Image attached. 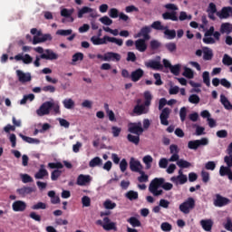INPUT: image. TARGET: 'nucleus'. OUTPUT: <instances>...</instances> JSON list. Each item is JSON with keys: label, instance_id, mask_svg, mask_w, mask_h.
<instances>
[{"label": "nucleus", "instance_id": "3", "mask_svg": "<svg viewBox=\"0 0 232 232\" xmlns=\"http://www.w3.org/2000/svg\"><path fill=\"white\" fill-rule=\"evenodd\" d=\"M217 41H220V33H218V31L215 32V27L210 26L205 33L203 43H205V44H215Z\"/></svg>", "mask_w": 232, "mask_h": 232}, {"label": "nucleus", "instance_id": "47", "mask_svg": "<svg viewBox=\"0 0 232 232\" xmlns=\"http://www.w3.org/2000/svg\"><path fill=\"white\" fill-rule=\"evenodd\" d=\"M164 30V34L166 35L167 39H175V37L177 36V32H175V30H169L167 28H165Z\"/></svg>", "mask_w": 232, "mask_h": 232}, {"label": "nucleus", "instance_id": "16", "mask_svg": "<svg viewBox=\"0 0 232 232\" xmlns=\"http://www.w3.org/2000/svg\"><path fill=\"white\" fill-rule=\"evenodd\" d=\"M41 58L46 61H57L59 54L54 53L52 49H46L44 53L41 54Z\"/></svg>", "mask_w": 232, "mask_h": 232}, {"label": "nucleus", "instance_id": "33", "mask_svg": "<svg viewBox=\"0 0 232 232\" xmlns=\"http://www.w3.org/2000/svg\"><path fill=\"white\" fill-rule=\"evenodd\" d=\"M162 18L166 21H179V16H177V12H166L162 14Z\"/></svg>", "mask_w": 232, "mask_h": 232}, {"label": "nucleus", "instance_id": "1", "mask_svg": "<svg viewBox=\"0 0 232 232\" xmlns=\"http://www.w3.org/2000/svg\"><path fill=\"white\" fill-rule=\"evenodd\" d=\"M91 41L92 44L95 46H99L101 44H107L108 43H114L118 46H122L123 41L122 39L115 38V37H110L108 35L103 36L102 38H100L99 36H92L91 38Z\"/></svg>", "mask_w": 232, "mask_h": 232}, {"label": "nucleus", "instance_id": "60", "mask_svg": "<svg viewBox=\"0 0 232 232\" xmlns=\"http://www.w3.org/2000/svg\"><path fill=\"white\" fill-rule=\"evenodd\" d=\"M164 8H166V10L169 12H177V10H179V6H177L175 4H166Z\"/></svg>", "mask_w": 232, "mask_h": 232}, {"label": "nucleus", "instance_id": "11", "mask_svg": "<svg viewBox=\"0 0 232 232\" xmlns=\"http://www.w3.org/2000/svg\"><path fill=\"white\" fill-rule=\"evenodd\" d=\"M10 61H22V63H24V64H32V63L34 62V58H32V56H30V54H24L23 53L16 54L14 57L11 56Z\"/></svg>", "mask_w": 232, "mask_h": 232}, {"label": "nucleus", "instance_id": "35", "mask_svg": "<svg viewBox=\"0 0 232 232\" xmlns=\"http://www.w3.org/2000/svg\"><path fill=\"white\" fill-rule=\"evenodd\" d=\"M63 104L66 110H73L75 108V102L72 98L64 99Z\"/></svg>", "mask_w": 232, "mask_h": 232}, {"label": "nucleus", "instance_id": "10", "mask_svg": "<svg viewBox=\"0 0 232 232\" xmlns=\"http://www.w3.org/2000/svg\"><path fill=\"white\" fill-rule=\"evenodd\" d=\"M178 174V176L170 178V182H173L175 186H182L186 184V182H188V176L182 172V169H179Z\"/></svg>", "mask_w": 232, "mask_h": 232}, {"label": "nucleus", "instance_id": "63", "mask_svg": "<svg viewBox=\"0 0 232 232\" xmlns=\"http://www.w3.org/2000/svg\"><path fill=\"white\" fill-rule=\"evenodd\" d=\"M151 28H154V30H166V27L162 25V24L160 21H156L151 24Z\"/></svg>", "mask_w": 232, "mask_h": 232}, {"label": "nucleus", "instance_id": "13", "mask_svg": "<svg viewBox=\"0 0 232 232\" xmlns=\"http://www.w3.org/2000/svg\"><path fill=\"white\" fill-rule=\"evenodd\" d=\"M16 77L22 84H25V82H30V81H32V73L24 72L21 70H16Z\"/></svg>", "mask_w": 232, "mask_h": 232}, {"label": "nucleus", "instance_id": "59", "mask_svg": "<svg viewBox=\"0 0 232 232\" xmlns=\"http://www.w3.org/2000/svg\"><path fill=\"white\" fill-rule=\"evenodd\" d=\"M100 21L102 24H105L106 26H110L113 24V20H111L108 16H102V18H100Z\"/></svg>", "mask_w": 232, "mask_h": 232}, {"label": "nucleus", "instance_id": "17", "mask_svg": "<svg viewBox=\"0 0 232 232\" xmlns=\"http://www.w3.org/2000/svg\"><path fill=\"white\" fill-rule=\"evenodd\" d=\"M12 209L15 213H21L26 209V202L23 200H16L12 204Z\"/></svg>", "mask_w": 232, "mask_h": 232}, {"label": "nucleus", "instance_id": "64", "mask_svg": "<svg viewBox=\"0 0 232 232\" xmlns=\"http://www.w3.org/2000/svg\"><path fill=\"white\" fill-rule=\"evenodd\" d=\"M202 77H203V82H205V84L207 86H210L211 82L209 80V72H204Z\"/></svg>", "mask_w": 232, "mask_h": 232}, {"label": "nucleus", "instance_id": "38", "mask_svg": "<svg viewBox=\"0 0 232 232\" xmlns=\"http://www.w3.org/2000/svg\"><path fill=\"white\" fill-rule=\"evenodd\" d=\"M220 102L221 104H223L226 110H232L231 102H229V100H227V98L224 94L220 95Z\"/></svg>", "mask_w": 232, "mask_h": 232}, {"label": "nucleus", "instance_id": "28", "mask_svg": "<svg viewBox=\"0 0 232 232\" xmlns=\"http://www.w3.org/2000/svg\"><path fill=\"white\" fill-rule=\"evenodd\" d=\"M207 12L208 14L209 19H212V21H215V19H217V17L215 15H217V14H218V12L217 11V5L215 4L210 3L208 5Z\"/></svg>", "mask_w": 232, "mask_h": 232}, {"label": "nucleus", "instance_id": "15", "mask_svg": "<svg viewBox=\"0 0 232 232\" xmlns=\"http://www.w3.org/2000/svg\"><path fill=\"white\" fill-rule=\"evenodd\" d=\"M145 66L147 68H151L152 70H162L160 56H158L155 60H150L148 62H145Z\"/></svg>", "mask_w": 232, "mask_h": 232}, {"label": "nucleus", "instance_id": "37", "mask_svg": "<svg viewBox=\"0 0 232 232\" xmlns=\"http://www.w3.org/2000/svg\"><path fill=\"white\" fill-rule=\"evenodd\" d=\"M220 32L222 34H227V35H229V34H231L232 32V24L229 23L222 24L220 26Z\"/></svg>", "mask_w": 232, "mask_h": 232}, {"label": "nucleus", "instance_id": "39", "mask_svg": "<svg viewBox=\"0 0 232 232\" xmlns=\"http://www.w3.org/2000/svg\"><path fill=\"white\" fill-rule=\"evenodd\" d=\"M142 160L145 164L146 169H150L151 164L153 163V157H151V155H146L143 157Z\"/></svg>", "mask_w": 232, "mask_h": 232}, {"label": "nucleus", "instance_id": "41", "mask_svg": "<svg viewBox=\"0 0 232 232\" xmlns=\"http://www.w3.org/2000/svg\"><path fill=\"white\" fill-rule=\"evenodd\" d=\"M48 197H50L52 204H59L61 202V198L55 195V191L53 190L48 192Z\"/></svg>", "mask_w": 232, "mask_h": 232}, {"label": "nucleus", "instance_id": "6", "mask_svg": "<svg viewBox=\"0 0 232 232\" xmlns=\"http://www.w3.org/2000/svg\"><path fill=\"white\" fill-rule=\"evenodd\" d=\"M84 15H89V17H92V19H95L99 16L97 14V10L86 5L82 6V8H78L77 11L78 19H82Z\"/></svg>", "mask_w": 232, "mask_h": 232}, {"label": "nucleus", "instance_id": "19", "mask_svg": "<svg viewBox=\"0 0 232 232\" xmlns=\"http://www.w3.org/2000/svg\"><path fill=\"white\" fill-rule=\"evenodd\" d=\"M169 113H171V110L169 108H164L161 111L160 119L163 126H168L169 124V121H168V119H169Z\"/></svg>", "mask_w": 232, "mask_h": 232}, {"label": "nucleus", "instance_id": "62", "mask_svg": "<svg viewBox=\"0 0 232 232\" xmlns=\"http://www.w3.org/2000/svg\"><path fill=\"white\" fill-rule=\"evenodd\" d=\"M109 15L111 17V19H117V17L120 15L119 10H117V8H111L109 11Z\"/></svg>", "mask_w": 232, "mask_h": 232}, {"label": "nucleus", "instance_id": "31", "mask_svg": "<svg viewBox=\"0 0 232 232\" xmlns=\"http://www.w3.org/2000/svg\"><path fill=\"white\" fill-rule=\"evenodd\" d=\"M144 75V71L142 69H137L136 71L132 72L130 74V79L133 82H137L140 81V78Z\"/></svg>", "mask_w": 232, "mask_h": 232}, {"label": "nucleus", "instance_id": "46", "mask_svg": "<svg viewBox=\"0 0 232 232\" xmlns=\"http://www.w3.org/2000/svg\"><path fill=\"white\" fill-rule=\"evenodd\" d=\"M103 207L105 209H115V208H117V204L110 199H106L103 202Z\"/></svg>", "mask_w": 232, "mask_h": 232}, {"label": "nucleus", "instance_id": "40", "mask_svg": "<svg viewBox=\"0 0 232 232\" xmlns=\"http://www.w3.org/2000/svg\"><path fill=\"white\" fill-rule=\"evenodd\" d=\"M90 168H96V166H102V159L95 157L89 162Z\"/></svg>", "mask_w": 232, "mask_h": 232}, {"label": "nucleus", "instance_id": "53", "mask_svg": "<svg viewBox=\"0 0 232 232\" xmlns=\"http://www.w3.org/2000/svg\"><path fill=\"white\" fill-rule=\"evenodd\" d=\"M84 59V54L82 53H76L72 55V64L79 61H82Z\"/></svg>", "mask_w": 232, "mask_h": 232}, {"label": "nucleus", "instance_id": "27", "mask_svg": "<svg viewBox=\"0 0 232 232\" xmlns=\"http://www.w3.org/2000/svg\"><path fill=\"white\" fill-rule=\"evenodd\" d=\"M150 32H151V27H143L141 28L140 33L135 36V38L143 37L144 41H150Z\"/></svg>", "mask_w": 232, "mask_h": 232}, {"label": "nucleus", "instance_id": "34", "mask_svg": "<svg viewBox=\"0 0 232 232\" xmlns=\"http://www.w3.org/2000/svg\"><path fill=\"white\" fill-rule=\"evenodd\" d=\"M19 137H21L22 140H24V142H27L28 144H41V140H39L38 139L30 138L21 133L19 134Z\"/></svg>", "mask_w": 232, "mask_h": 232}, {"label": "nucleus", "instance_id": "26", "mask_svg": "<svg viewBox=\"0 0 232 232\" xmlns=\"http://www.w3.org/2000/svg\"><path fill=\"white\" fill-rule=\"evenodd\" d=\"M150 111V106H146V103L143 105H136L134 107L133 112L136 113V115H144Z\"/></svg>", "mask_w": 232, "mask_h": 232}, {"label": "nucleus", "instance_id": "36", "mask_svg": "<svg viewBox=\"0 0 232 232\" xmlns=\"http://www.w3.org/2000/svg\"><path fill=\"white\" fill-rule=\"evenodd\" d=\"M203 59L205 61H211L213 59V50L208 47L203 48Z\"/></svg>", "mask_w": 232, "mask_h": 232}, {"label": "nucleus", "instance_id": "61", "mask_svg": "<svg viewBox=\"0 0 232 232\" xmlns=\"http://www.w3.org/2000/svg\"><path fill=\"white\" fill-rule=\"evenodd\" d=\"M222 63H223V64H225L227 66H231L232 65V58H231V56H229L227 54H224Z\"/></svg>", "mask_w": 232, "mask_h": 232}, {"label": "nucleus", "instance_id": "14", "mask_svg": "<svg viewBox=\"0 0 232 232\" xmlns=\"http://www.w3.org/2000/svg\"><path fill=\"white\" fill-rule=\"evenodd\" d=\"M128 128L130 133H134L135 135H140L144 131V129H142V123L140 122L130 123Z\"/></svg>", "mask_w": 232, "mask_h": 232}, {"label": "nucleus", "instance_id": "45", "mask_svg": "<svg viewBox=\"0 0 232 232\" xmlns=\"http://www.w3.org/2000/svg\"><path fill=\"white\" fill-rule=\"evenodd\" d=\"M127 139L129 142H132V144H136V146L140 142V138L139 135H132V134H128Z\"/></svg>", "mask_w": 232, "mask_h": 232}, {"label": "nucleus", "instance_id": "8", "mask_svg": "<svg viewBox=\"0 0 232 232\" xmlns=\"http://www.w3.org/2000/svg\"><path fill=\"white\" fill-rule=\"evenodd\" d=\"M194 208L195 199L193 198H188L186 201L179 205V210L185 215H188Z\"/></svg>", "mask_w": 232, "mask_h": 232}, {"label": "nucleus", "instance_id": "58", "mask_svg": "<svg viewBox=\"0 0 232 232\" xmlns=\"http://www.w3.org/2000/svg\"><path fill=\"white\" fill-rule=\"evenodd\" d=\"M35 99V95L34 94H27L24 95V98L20 101V104H24L25 102H28V101L32 102Z\"/></svg>", "mask_w": 232, "mask_h": 232}, {"label": "nucleus", "instance_id": "43", "mask_svg": "<svg viewBox=\"0 0 232 232\" xmlns=\"http://www.w3.org/2000/svg\"><path fill=\"white\" fill-rule=\"evenodd\" d=\"M143 97L145 99V106H150L151 105V99H153V95H151V92L150 91H146L143 94Z\"/></svg>", "mask_w": 232, "mask_h": 232}, {"label": "nucleus", "instance_id": "49", "mask_svg": "<svg viewBox=\"0 0 232 232\" xmlns=\"http://www.w3.org/2000/svg\"><path fill=\"white\" fill-rule=\"evenodd\" d=\"M72 33H73V30L72 29H67V30L60 29L56 32V35H62L63 37H66L68 35H72Z\"/></svg>", "mask_w": 232, "mask_h": 232}, {"label": "nucleus", "instance_id": "20", "mask_svg": "<svg viewBox=\"0 0 232 232\" xmlns=\"http://www.w3.org/2000/svg\"><path fill=\"white\" fill-rule=\"evenodd\" d=\"M130 169H131V171L140 173L142 171V164H140V161H139V160H135V158H130Z\"/></svg>", "mask_w": 232, "mask_h": 232}, {"label": "nucleus", "instance_id": "12", "mask_svg": "<svg viewBox=\"0 0 232 232\" xmlns=\"http://www.w3.org/2000/svg\"><path fill=\"white\" fill-rule=\"evenodd\" d=\"M208 144H209V140L203 138L201 140L188 141V148L189 150H198V146H208Z\"/></svg>", "mask_w": 232, "mask_h": 232}, {"label": "nucleus", "instance_id": "7", "mask_svg": "<svg viewBox=\"0 0 232 232\" xmlns=\"http://www.w3.org/2000/svg\"><path fill=\"white\" fill-rule=\"evenodd\" d=\"M97 226H102L105 231H117V224L115 222H111L109 218H104L103 221L101 219L96 220Z\"/></svg>", "mask_w": 232, "mask_h": 232}, {"label": "nucleus", "instance_id": "32", "mask_svg": "<svg viewBox=\"0 0 232 232\" xmlns=\"http://www.w3.org/2000/svg\"><path fill=\"white\" fill-rule=\"evenodd\" d=\"M44 177H48V170H46L44 165H41L40 169L35 173L34 178L36 179H43Z\"/></svg>", "mask_w": 232, "mask_h": 232}, {"label": "nucleus", "instance_id": "25", "mask_svg": "<svg viewBox=\"0 0 232 232\" xmlns=\"http://www.w3.org/2000/svg\"><path fill=\"white\" fill-rule=\"evenodd\" d=\"M232 14V7H223L221 11H218L217 13V16L219 17V19H227L229 15Z\"/></svg>", "mask_w": 232, "mask_h": 232}, {"label": "nucleus", "instance_id": "21", "mask_svg": "<svg viewBox=\"0 0 232 232\" xmlns=\"http://www.w3.org/2000/svg\"><path fill=\"white\" fill-rule=\"evenodd\" d=\"M231 200H229V198L222 197L220 195H217L214 201V206H216L217 208H223V206H227V204H229Z\"/></svg>", "mask_w": 232, "mask_h": 232}, {"label": "nucleus", "instance_id": "44", "mask_svg": "<svg viewBox=\"0 0 232 232\" xmlns=\"http://www.w3.org/2000/svg\"><path fill=\"white\" fill-rule=\"evenodd\" d=\"M127 222H129V224H130V226H132V227H140L141 224H140V220H139V218H135V217H131L130 218Z\"/></svg>", "mask_w": 232, "mask_h": 232}, {"label": "nucleus", "instance_id": "29", "mask_svg": "<svg viewBox=\"0 0 232 232\" xmlns=\"http://www.w3.org/2000/svg\"><path fill=\"white\" fill-rule=\"evenodd\" d=\"M199 224L204 231L209 232L213 229V219H202Z\"/></svg>", "mask_w": 232, "mask_h": 232}, {"label": "nucleus", "instance_id": "55", "mask_svg": "<svg viewBox=\"0 0 232 232\" xmlns=\"http://www.w3.org/2000/svg\"><path fill=\"white\" fill-rule=\"evenodd\" d=\"M82 204L83 208H90L92 205V199L88 196H83L82 198Z\"/></svg>", "mask_w": 232, "mask_h": 232}, {"label": "nucleus", "instance_id": "9", "mask_svg": "<svg viewBox=\"0 0 232 232\" xmlns=\"http://www.w3.org/2000/svg\"><path fill=\"white\" fill-rule=\"evenodd\" d=\"M52 106H53V101L44 102L36 111L37 116L44 117V115H49Z\"/></svg>", "mask_w": 232, "mask_h": 232}, {"label": "nucleus", "instance_id": "22", "mask_svg": "<svg viewBox=\"0 0 232 232\" xmlns=\"http://www.w3.org/2000/svg\"><path fill=\"white\" fill-rule=\"evenodd\" d=\"M92 182V177L90 175H79L77 178L78 186H88Z\"/></svg>", "mask_w": 232, "mask_h": 232}, {"label": "nucleus", "instance_id": "4", "mask_svg": "<svg viewBox=\"0 0 232 232\" xmlns=\"http://www.w3.org/2000/svg\"><path fill=\"white\" fill-rule=\"evenodd\" d=\"M224 162L227 164V167L221 166L219 169V175L220 177H226L229 179V180H232V154H228L227 156H225Z\"/></svg>", "mask_w": 232, "mask_h": 232}, {"label": "nucleus", "instance_id": "30", "mask_svg": "<svg viewBox=\"0 0 232 232\" xmlns=\"http://www.w3.org/2000/svg\"><path fill=\"white\" fill-rule=\"evenodd\" d=\"M16 192L20 197H26V195H31V193L35 192V189L32 187H24L16 189Z\"/></svg>", "mask_w": 232, "mask_h": 232}, {"label": "nucleus", "instance_id": "2", "mask_svg": "<svg viewBox=\"0 0 232 232\" xmlns=\"http://www.w3.org/2000/svg\"><path fill=\"white\" fill-rule=\"evenodd\" d=\"M165 179L163 178H156L151 180L150 186H149V191L154 196V197H160L164 191L160 188H162V184H164Z\"/></svg>", "mask_w": 232, "mask_h": 232}, {"label": "nucleus", "instance_id": "56", "mask_svg": "<svg viewBox=\"0 0 232 232\" xmlns=\"http://www.w3.org/2000/svg\"><path fill=\"white\" fill-rule=\"evenodd\" d=\"M20 179L24 184H28V182H34V179L28 174H20Z\"/></svg>", "mask_w": 232, "mask_h": 232}, {"label": "nucleus", "instance_id": "52", "mask_svg": "<svg viewBox=\"0 0 232 232\" xmlns=\"http://www.w3.org/2000/svg\"><path fill=\"white\" fill-rule=\"evenodd\" d=\"M180 68H182V65L180 63H178L176 65H172L169 70L173 75H179L180 73Z\"/></svg>", "mask_w": 232, "mask_h": 232}, {"label": "nucleus", "instance_id": "24", "mask_svg": "<svg viewBox=\"0 0 232 232\" xmlns=\"http://www.w3.org/2000/svg\"><path fill=\"white\" fill-rule=\"evenodd\" d=\"M170 153L172 156L169 159V162H177L179 160V146L177 145H170L169 147Z\"/></svg>", "mask_w": 232, "mask_h": 232}, {"label": "nucleus", "instance_id": "23", "mask_svg": "<svg viewBox=\"0 0 232 232\" xmlns=\"http://www.w3.org/2000/svg\"><path fill=\"white\" fill-rule=\"evenodd\" d=\"M147 40L144 39H138L135 41V48L138 50V52L144 53L146 50H148V44H146Z\"/></svg>", "mask_w": 232, "mask_h": 232}, {"label": "nucleus", "instance_id": "57", "mask_svg": "<svg viewBox=\"0 0 232 232\" xmlns=\"http://www.w3.org/2000/svg\"><path fill=\"white\" fill-rule=\"evenodd\" d=\"M187 115H188V109L186 107H182L179 110V118L181 122H184V121H186Z\"/></svg>", "mask_w": 232, "mask_h": 232}, {"label": "nucleus", "instance_id": "48", "mask_svg": "<svg viewBox=\"0 0 232 232\" xmlns=\"http://www.w3.org/2000/svg\"><path fill=\"white\" fill-rule=\"evenodd\" d=\"M183 76L187 77V79H193V77H195V72H193V70L184 67Z\"/></svg>", "mask_w": 232, "mask_h": 232}, {"label": "nucleus", "instance_id": "51", "mask_svg": "<svg viewBox=\"0 0 232 232\" xmlns=\"http://www.w3.org/2000/svg\"><path fill=\"white\" fill-rule=\"evenodd\" d=\"M125 196L129 200H137V198H139V193L133 190L127 192Z\"/></svg>", "mask_w": 232, "mask_h": 232}, {"label": "nucleus", "instance_id": "18", "mask_svg": "<svg viewBox=\"0 0 232 232\" xmlns=\"http://www.w3.org/2000/svg\"><path fill=\"white\" fill-rule=\"evenodd\" d=\"M121 56L120 53H113V52H108L104 53V61L105 62H116L119 63V61H121Z\"/></svg>", "mask_w": 232, "mask_h": 232}, {"label": "nucleus", "instance_id": "50", "mask_svg": "<svg viewBox=\"0 0 232 232\" xmlns=\"http://www.w3.org/2000/svg\"><path fill=\"white\" fill-rule=\"evenodd\" d=\"M73 12H75L73 8H71V9L63 8L61 10V15L62 17H70L73 14Z\"/></svg>", "mask_w": 232, "mask_h": 232}, {"label": "nucleus", "instance_id": "5", "mask_svg": "<svg viewBox=\"0 0 232 232\" xmlns=\"http://www.w3.org/2000/svg\"><path fill=\"white\" fill-rule=\"evenodd\" d=\"M31 34L32 35H34L33 39V44H39L41 43H46V41H52V34H43L41 31H38L35 28L31 29Z\"/></svg>", "mask_w": 232, "mask_h": 232}, {"label": "nucleus", "instance_id": "54", "mask_svg": "<svg viewBox=\"0 0 232 232\" xmlns=\"http://www.w3.org/2000/svg\"><path fill=\"white\" fill-rule=\"evenodd\" d=\"M188 102H190V104H198V102H200V97L197 94H191L188 97Z\"/></svg>", "mask_w": 232, "mask_h": 232}, {"label": "nucleus", "instance_id": "42", "mask_svg": "<svg viewBox=\"0 0 232 232\" xmlns=\"http://www.w3.org/2000/svg\"><path fill=\"white\" fill-rule=\"evenodd\" d=\"M177 166L179 168H181L182 169H187V168H191V163L188 162V160H176Z\"/></svg>", "mask_w": 232, "mask_h": 232}]
</instances>
